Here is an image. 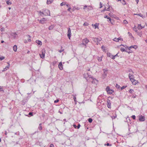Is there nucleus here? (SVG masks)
<instances>
[{
    "mask_svg": "<svg viewBox=\"0 0 147 147\" xmlns=\"http://www.w3.org/2000/svg\"><path fill=\"white\" fill-rule=\"evenodd\" d=\"M131 77H134V75L131 74L130 73H129V77L130 80L132 82V84L133 85H135L136 84V82H134V81H136V80L134 79V78H131Z\"/></svg>",
    "mask_w": 147,
    "mask_h": 147,
    "instance_id": "1",
    "label": "nucleus"
},
{
    "mask_svg": "<svg viewBox=\"0 0 147 147\" xmlns=\"http://www.w3.org/2000/svg\"><path fill=\"white\" fill-rule=\"evenodd\" d=\"M106 91L108 94H111L114 92L113 90L111 89L109 86H107L106 89Z\"/></svg>",
    "mask_w": 147,
    "mask_h": 147,
    "instance_id": "2",
    "label": "nucleus"
},
{
    "mask_svg": "<svg viewBox=\"0 0 147 147\" xmlns=\"http://www.w3.org/2000/svg\"><path fill=\"white\" fill-rule=\"evenodd\" d=\"M42 14L45 16H50V11L47 9H45L43 11Z\"/></svg>",
    "mask_w": 147,
    "mask_h": 147,
    "instance_id": "3",
    "label": "nucleus"
},
{
    "mask_svg": "<svg viewBox=\"0 0 147 147\" xmlns=\"http://www.w3.org/2000/svg\"><path fill=\"white\" fill-rule=\"evenodd\" d=\"M45 49H43L42 50V54H40V56L41 58L43 59L45 58Z\"/></svg>",
    "mask_w": 147,
    "mask_h": 147,
    "instance_id": "4",
    "label": "nucleus"
},
{
    "mask_svg": "<svg viewBox=\"0 0 147 147\" xmlns=\"http://www.w3.org/2000/svg\"><path fill=\"white\" fill-rule=\"evenodd\" d=\"M139 120L140 121H145V117L142 115L139 116Z\"/></svg>",
    "mask_w": 147,
    "mask_h": 147,
    "instance_id": "5",
    "label": "nucleus"
},
{
    "mask_svg": "<svg viewBox=\"0 0 147 147\" xmlns=\"http://www.w3.org/2000/svg\"><path fill=\"white\" fill-rule=\"evenodd\" d=\"M71 30L70 28H69L68 29L67 36L69 39H70V37H71Z\"/></svg>",
    "mask_w": 147,
    "mask_h": 147,
    "instance_id": "6",
    "label": "nucleus"
},
{
    "mask_svg": "<svg viewBox=\"0 0 147 147\" xmlns=\"http://www.w3.org/2000/svg\"><path fill=\"white\" fill-rule=\"evenodd\" d=\"M107 107L108 108H111V104L110 100H109V99H107Z\"/></svg>",
    "mask_w": 147,
    "mask_h": 147,
    "instance_id": "7",
    "label": "nucleus"
},
{
    "mask_svg": "<svg viewBox=\"0 0 147 147\" xmlns=\"http://www.w3.org/2000/svg\"><path fill=\"white\" fill-rule=\"evenodd\" d=\"M58 67L60 70H62L63 69V65L62 62H61L59 63L58 65Z\"/></svg>",
    "mask_w": 147,
    "mask_h": 147,
    "instance_id": "8",
    "label": "nucleus"
},
{
    "mask_svg": "<svg viewBox=\"0 0 147 147\" xmlns=\"http://www.w3.org/2000/svg\"><path fill=\"white\" fill-rule=\"evenodd\" d=\"M138 48V46L136 45H134V46L132 45L130 46L128 48L129 50H130V49L133 48L135 49H136Z\"/></svg>",
    "mask_w": 147,
    "mask_h": 147,
    "instance_id": "9",
    "label": "nucleus"
},
{
    "mask_svg": "<svg viewBox=\"0 0 147 147\" xmlns=\"http://www.w3.org/2000/svg\"><path fill=\"white\" fill-rule=\"evenodd\" d=\"M28 100L26 99H24L21 101V104L23 105H24L25 103L27 102Z\"/></svg>",
    "mask_w": 147,
    "mask_h": 147,
    "instance_id": "10",
    "label": "nucleus"
},
{
    "mask_svg": "<svg viewBox=\"0 0 147 147\" xmlns=\"http://www.w3.org/2000/svg\"><path fill=\"white\" fill-rule=\"evenodd\" d=\"M7 63L8 64V65L7 66H6V67L3 69V70H2L3 72H4V71L7 70V69L9 68V67L10 66V64L8 62Z\"/></svg>",
    "mask_w": 147,
    "mask_h": 147,
    "instance_id": "11",
    "label": "nucleus"
},
{
    "mask_svg": "<svg viewBox=\"0 0 147 147\" xmlns=\"http://www.w3.org/2000/svg\"><path fill=\"white\" fill-rule=\"evenodd\" d=\"M91 78L92 79V83L93 84H95L96 83L95 82V81H96L97 82H98V81L96 80L95 78H93V77H91Z\"/></svg>",
    "mask_w": 147,
    "mask_h": 147,
    "instance_id": "12",
    "label": "nucleus"
},
{
    "mask_svg": "<svg viewBox=\"0 0 147 147\" xmlns=\"http://www.w3.org/2000/svg\"><path fill=\"white\" fill-rule=\"evenodd\" d=\"M46 20H45V18H42L41 20L40 21V23L42 24H43L45 23V21Z\"/></svg>",
    "mask_w": 147,
    "mask_h": 147,
    "instance_id": "13",
    "label": "nucleus"
},
{
    "mask_svg": "<svg viewBox=\"0 0 147 147\" xmlns=\"http://www.w3.org/2000/svg\"><path fill=\"white\" fill-rule=\"evenodd\" d=\"M36 42L38 45H42V43L41 41L38 40H37Z\"/></svg>",
    "mask_w": 147,
    "mask_h": 147,
    "instance_id": "14",
    "label": "nucleus"
},
{
    "mask_svg": "<svg viewBox=\"0 0 147 147\" xmlns=\"http://www.w3.org/2000/svg\"><path fill=\"white\" fill-rule=\"evenodd\" d=\"M93 40L96 42H98V40L97 38H92Z\"/></svg>",
    "mask_w": 147,
    "mask_h": 147,
    "instance_id": "15",
    "label": "nucleus"
},
{
    "mask_svg": "<svg viewBox=\"0 0 147 147\" xmlns=\"http://www.w3.org/2000/svg\"><path fill=\"white\" fill-rule=\"evenodd\" d=\"M138 27L139 29L140 30L143 28H144V26H141V24H138Z\"/></svg>",
    "mask_w": 147,
    "mask_h": 147,
    "instance_id": "16",
    "label": "nucleus"
},
{
    "mask_svg": "<svg viewBox=\"0 0 147 147\" xmlns=\"http://www.w3.org/2000/svg\"><path fill=\"white\" fill-rule=\"evenodd\" d=\"M107 19H109V21L110 22L111 24H114L112 22V21H113V19L112 20L111 18L110 17H108Z\"/></svg>",
    "mask_w": 147,
    "mask_h": 147,
    "instance_id": "17",
    "label": "nucleus"
},
{
    "mask_svg": "<svg viewBox=\"0 0 147 147\" xmlns=\"http://www.w3.org/2000/svg\"><path fill=\"white\" fill-rule=\"evenodd\" d=\"M6 3L7 5H10L11 4V2L9 0H5Z\"/></svg>",
    "mask_w": 147,
    "mask_h": 147,
    "instance_id": "18",
    "label": "nucleus"
},
{
    "mask_svg": "<svg viewBox=\"0 0 147 147\" xmlns=\"http://www.w3.org/2000/svg\"><path fill=\"white\" fill-rule=\"evenodd\" d=\"M84 42L86 44H87L88 42H89V40L87 39V38H85L83 40V42Z\"/></svg>",
    "mask_w": 147,
    "mask_h": 147,
    "instance_id": "19",
    "label": "nucleus"
},
{
    "mask_svg": "<svg viewBox=\"0 0 147 147\" xmlns=\"http://www.w3.org/2000/svg\"><path fill=\"white\" fill-rule=\"evenodd\" d=\"M13 51L16 52L17 51V46L16 45H15L13 47Z\"/></svg>",
    "mask_w": 147,
    "mask_h": 147,
    "instance_id": "20",
    "label": "nucleus"
},
{
    "mask_svg": "<svg viewBox=\"0 0 147 147\" xmlns=\"http://www.w3.org/2000/svg\"><path fill=\"white\" fill-rule=\"evenodd\" d=\"M107 72H106V71H104V73L102 75L103 77L104 78H105V77L107 76Z\"/></svg>",
    "mask_w": 147,
    "mask_h": 147,
    "instance_id": "21",
    "label": "nucleus"
},
{
    "mask_svg": "<svg viewBox=\"0 0 147 147\" xmlns=\"http://www.w3.org/2000/svg\"><path fill=\"white\" fill-rule=\"evenodd\" d=\"M107 55L108 57H110V58H111L113 55L111 54L108 52L107 53Z\"/></svg>",
    "mask_w": 147,
    "mask_h": 147,
    "instance_id": "22",
    "label": "nucleus"
},
{
    "mask_svg": "<svg viewBox=\"0 0 147 147\" xmlns=\"http://www.w3.org/2000/svg\"><path fill=\"white\" fill-rule=\"evenodd\" d=\"M54 28V26L53 25H51L50 26H49V30H52Z\"/></svg>",
    "mask_w": 147,
    "mask_h": 147,
    "instance_id": "23",
    "label": "nucleus"
},
{
    "mask_svg": "<svg viewBox=\"0 0 147 147\" xmlns=\"http://www.w3.org/2000/svg\"><path fill=\"white\" fill-rule=\"evenodd\" d=\"M53 0H47V4H51L53 2Z\"/></svg>",
    "mask_w": 147,
    "mask_h": 147,
    "instance_id": "24",
    "label": "nucleus"
},
{
    "mask_svg": "<svg viewBox=\"0 0 147 147\" xmlns=\"http://www.w3.org/2000/svg\"><path fill=\"white\" fill-rule=\"evenodd\" d=\"M64 51V49L63 48L62 46H61V49L60 50H59L58 51L60 53H61Z\"/></svg>",
    "mask_w": 147,
    "mask_h": 147,
    "instance_id": "25",
    "label": "nucleus"
},
{
    "mask_svg": "<svg viewBox=\"0 0 147 147\" xmlns=\"http://www.w3.org/2000/svg\"><path fill=\"white\" fill-rule=\"evenodd\" d=\"M116 87L117 88V89L120 90L121 89V87L119 85H118L117 84H116Z\"/></svg>",
    "mask_w": 147,
    "mask_h": 147,
    "instance_id": "26",
    "label": "nucleus"
},
{
    "mask_svg": "<svg viewBox=\"0 0 147 147\" xmlns=\"http://www.w3.org/2000/svg\"><path fill=\"white\" fill-rule=\"evenodd\" d=\"M120 2L122 3V4L123 5L126 4V3L125 2V0H121V1Z\"/></svg>",
    "mask_w": 147,
    "mask_h": 147,
    "instance_id": "27",
    "label": "nucleus"
},
{
    "mask_svg": "<svg viewBox=\"0 0 147 147\" xmlns=\"http://www.w3.org/2000/svg\"><path fill=\"white\" fill-rule=\"evenodd\" d=\"M88 121L90 123H91L92 121L93 120L92 118H90L88 119Z\"/></svg>",
    "mask_w": 147,
    "mask_h": 147,
    "instance_id": "28",
    "label": "nucleus"
},
{
    "mask_svg": "<svg viewBox=\"0 0 147 147\" xmlns=\"http://www.w3.org/2000/svg\"><path fill=\"white\" fill-rule=\"evenodd\" d=\"M137 15L141 17H142V18H144L145 17V16H143L141 13L138 14Z\"/></svg>",
    "mask_w": 147,
    "mask_h": 147,
    "instance_id": "29",
    "label": "nucleus"
},
{
    "mask_svg": "<svg viewBox=\"0 0 147 147\" xmlns=\"http://www.w3.org/2000/svg\"><path fill=\"white\" fill-rule=\"evenodd\" d=\"M105 146H112V144H110L108 143L107 142V144H104Z\"/></svg>",
    "mask_w": 147,
    "mask_h": 147,
    "instance_id": "30",
    "label": "nucleus"
},
{
    "mask_svg": "<svg viewBox=\"0 0 147 147\" xmlns=\"http://www.w3.org/2000/svg\"><path fill=\"white\" fill-rule=\"evenodd\" d=\"M117 117V115H115V116H111V117L112 118V119H115Z\"/></svg>",
    "mask_w": 147,
    "mask_h": 147,
    "instance_id": "31",
    "label": "nucleus"
},
{
    "mask_svg": "<svg viewBox=\"0 0 147 147\" xmlns=\"http://www.w3.org/2000/svg\"><path fill=\"white\" fill-rule=\"evenodd\" d=\"M120 50L121 51L123 52L125 51V49L121 47L120 49Z\"/></svg>",
    "mask_w": 147,
    "mask_h": 147,
    "instance_id": "32",
    "label": "nucleus"
},
{
    "mask_svg": "<svg viewBox=\"0 0 147 147\" xmlns=\"http://www.w3.org/2000/svg\"><path fill=\"white\" fill-rule=\"evenodd\" d=\"M98 61L99 62H100V61H102V57H99L98 59Z\"/></svg>",
    "mask_w": 147,
    "mask_h": 147,
    "instance_id": "33",
    "label": "nucleus"
},
{
    "mask_svg": "<svg viewBox=\"0 0 147 147\" xmlns=\"http://www.w3.org/2000/svg\"><path fill=\"white\" fill-rule=\"evenodd\" d=\"M98 24H97V23H96L94 25V26H95V28L96 29L97 28H98Z\"/></svg>",
    "mask_w": 147,
    "mask_h": 147,
    "instance_id": "34",
    "label": "nucleus"
},
{
    "mask_svg": "<svg viewBox=\"0 0 147 147\" xmlns=\"http://www.w3.org/2000/svg\"><path fill=\"white\" fill-rule=\"evenodd\" d=\"M137 34L138 35H139L140 37L142 36V32H138Z\"/></svg>",
    "mask_w": 147,
    "mask_h": 147,
    "instance_id": "35",
    "label": "nucleus"
},
{
    "mask_svg": "<svg viewBox=\"0 0 147 147\" xmlns=\"http://www.w3.org/2000/svg\"><path fill=\"white\" fill-rule=\"evenodd\" d=\"M134 91L133 89H130L129 90V92L130 94H132Z\"/></svg>",
    "mask_w": 147,
    "mask_h": 147,
    "instance_id": "36",
    "label": "nucleus"
},
{
    "mask_svg": "<svg viewBox=\"0 0 147 147\" xmlns=\"http://www.w3.org/2000/svg\"><path fill=\"white\" fill-rule=\"evenodd\" d=\"M127 87V86H123L121 88V90H122L123 89Z\"/></svg>",
    "mask_w": 147,
    "mask_h": 147,
    "instance_id": "37",
    "label": "nucleus"
},
{
    "mask_svg": "<svg viewBox=\"0 0 147 147\" xmlns=\"http://www.w3.org/2000/svg\"><path fill=\"white\" fill-rule=\"evenodd\" d=\"M88 24H88V23H87V22H85V23L84 24H83V25H84V26H88Z\"/></svg>",
    "mask_w": 147,
    "mask_h": 147,
    "instance_id": "38",
    "label": "nucleus"
},
{
    "mask_svg": "<svg viewBox=\"0 0 147 147\" xmlns=\"http://www.w3.org/2000/svg\"><path fill=\"white\" fill-rule=\"evenodd\" d=\"M5 59V57L3 56H2L1 57H0V60L1 61H2L4 59Z\"/></svg>",
    "mask_w": 147,
    "mask_h": 147,
    "instance_id": "39",
    "label": "nucleus"
},
{
    "mask_svg": "<svg viewBox=\"0 0 147 147\" xmlns=\"http://www.w3.org/2000/svg\"><path fill=\"white\" fill-rule=\"evenodd\" d=\"M28 115H30L31 116H32L33 115V112H29Z\"/></svg>",
    "mask_w": 147,
    "mask_h": 147,
    "instance_id": "40",
    "label": "nucleus"
},
{
    "mask_svg": "<svg viewBox=\"0 0 147 147\" xmlns=\"http://www.w3.org/2000/svg\"><path fill=\"white\" fill-rule=\"evenodd\" d=\"M74 99L75 102V104H76V97L75 96H74Z\"/></svg>",
    "mask_w": 147,
    "mask_h": 147,
    "instance_id": "41",
    "label": "nucleus"
},
{
    "mask_svg": "<svg viewBox=\"0 0 147 147\" xmlns=\"http://www.w3.org/2000/svg\"><path fill=\"white\" fill-rule=\"evenodd\" d=\"M0 30L1 32L4 31L5 30L4 28L3 27H2L1 28Z\"/></svg>",
    "mask_w": 147,
    "mask_h": 147,
    "instance_id": "42",
    "label": "nucleus"
},
{
    "mask_svg": "<svg viewBox=\"0 0 147 147\" xmlns=\"http://www.w3.org/2000/svg\"><path fill=\"white\" fill-rule=\"evenodd\" d=\"M131 117L133 118V119L134 120H135L136 119V116L135 115H133Z\"/></svg>",
    "mask_w": 147,
    "mask_h": 147,
    "instance_id": "43",
    "label": "nucleus"
},
{
    "mask_svg": "<svg viewBox=\"0 0 147 147\" xmlns=\"http://www.w3.org/2000/svg\"><path fill=\"white\" fill-rule=\"evenodd\" d=\"M123 23L124 24H127L128 23V22L126 20H125L123 21Z\"/></svg>",
    "mask_w": 147,
    "mask_h": 147,
    "instance_id": "44",
    "label": "nucleus"
},
{
    "mask_svg": "<svg viewBox=\"0 0 147 147\" xmlns=\"http://www.w3.org/2000/svg\"><path fill=\"white\" fill-rule=\"evenodd\" d=\"M59 101V100L58 99H57L56 100H55L54 101V102L55 103H56L58 102Z\"/></svg>",
    "mask_w": 147,
    "mask_h": 147,
    "instance_id": "45",
    "label": "nucleus"
},
{
    "mask_svg": "<svg viewBox=\"0 0 147 147\" xmlns=\"http://www.w3.org/2000/svg\"><path fill=\"white\" fill-rule=\"evenodd\" d=\"M38 129L39 130H41L42 129V127L41 126H39L38 127Z\"/></svg>",
    "mask_w": 147,
    "mask_h": 147,
    "instance_id": "46",
    "label": "nucleus"
},
{
    "mask_svg": "<svg viewBox=\"0 0 147 147\" xmlns=\"http://www.w3.org/2000/svg\"><path fill=\"white\" fill-rule=\"evenodd\" d=\"M117 40H121V41H123V39H122V38H120V37H119V38H117Z\"/></svg>",
    "mask_w": 147,
    "mask_h": 147,
    "instance_id": "47",
    "label": "nucleus"
},
{
    "mask_svg": "<svg viewBox=\"0 0 147 147\" xmlns=\"http://www.w3.org/2000/svg\"><path fill=\"white\" fill-rule=\"evenodd\" d=\"M81 125L79 123H78V126H77V129H78L80 127Z\"/></svg>",
    "mask_w": 147,
    "mask_h": 147,
    "instance_id": "48",
    "label": "nucleus"
},
{
    "mask_svg": "<svg viewBox=\"0 0 147 147\" xmlns=\"http://www.w3.org/2000/svg\"><path fill=\"white\" fill-rule=\"evenodd\" d=\"M107 11V9H106V7H105V8L103 9L101 11V12H103L104 11Z\"/></svg>",
    "mask_w": 147,
    "mask_h": 147,
    "instance_id": "49",
    "label": "nucleus"
},
{
    "mask_svg": "<svg viewBox=\"0 0 147 147\" xmlns=\"http://www.w3.org/2000/svg\"><path fill=\"white\" fill-rule=\"evenodd\" d=\"M73 126L75 128V129L77 128V126H76V124H74V125H73Z\"/></svg>",
    "mask_w": 147,
    "mask_h": 147,
    "instance_id": "50",
    "label": "nucleus"
},
{
    "mask_svg": "<svg viewBox=\"0 0 147 147\" xmlns=\"http://www.w3.org/2000/svg\"><path fill=\"white\" fill-rule=\"evenodd\" d=\"M100 6L99 8H101L102 7V4L101 2H100Z\"/></svg>",
    "mask_w": 147,
    "mask_h": 147,
    "instance_id": "51",
    "label": "nucleus"
},
{
    "mask_svg": "<svg viewBox=\"0 0 147 147\" xmlns=\"http://www.w3.org/2000/svg\"><path fill=\"white\" fill-rule=\"evenodd\" d=\"M57 63V62L56 61H54L52 63H53V65H54Z\"/></svg>",
    "mask_w": 147,
    "mask_h": 147,
    "instance_id": "52",
    "label": "nucleus"
},
{
    "mask_svg": "<svg viewBox=\"0 0 147 147\" xmlns=\"http://www.w3.org/2000/svg\"><path fill=\"white\" fill-rule=\"evenodd\" d=\"M65 3H64V4L63 3V2L62 3H61V4H60V6H63V5H65Z\"/></svg>",
    "mask_w": 147,
    "mask_h": 147,
    "instance_id": "53",
    "label": "nucleus"
},
{
    "mask_svg": "<svg viewBox=\"0 0 147 147\" xmlns=\"http://www.w3.org/2000/svg\"><path fill=\"white\" fill-rule=\"evenodd\" d=\"M101 48L102 49H103V50L104 51V50H105V47L103 46V45H102V47H101Z\"/></svg>",
    "mask_w": 147,
    "mask_h": 147,
    "instance_id": "54",
    "label": "nucleus"
},
{
    "mask_svg": "<svg viewBox=\"0 0 147 147\" xmlns=\"http://www.w3.org/2000/svg\"><path fill=\"white\" fill-rule=\"evenodd\" d=\"M115 56L114 55H113L112 56V57H111V58L113 59H115Z\"/></svg>",
    "mask_w": 147,
    "mask_h": 147,
    "instance_id": "55",
    "label": "nucleus"
},
{
    "mask_svg": "<svg viewBox=\"0 0 147 147\" xmlns=\"http://www.w3.org/2000/svg\"><path fill=\"white\" fill-rule=\"evenodd\" d=\"M49 147H54V145L53 144H51L49 146Z\"/></svg>",
    "mask_w": 147,
    "mask_h": 147,
    "instance_id": "56",
    "label": "nucleus"
},
{
    "mask_svg": "<svg viewBox=\"0 0 147 147\" xmlns=\"http://www.w3.org/2000/svg\"><path fill=\"white\" fill-rule=\"evenodd\" d=\"M117 38H114L113 39V40L114 41H115L116 42H118V40L117 41V40H116V39L117 40Z\"/></svg>",
    "mask_w": 147,
    "mask_h": 147,
    "instance_id": "57",
    "label": "nucleus"
},
{
    "mask_svg": "<svg viewBox=\"0 0 147 147\" xmlns=\"http://www.w3.org/2000/svg\"><path fill=\"white\" fill-rule=\"evenodd\" d=\"M110 6L109 5V7L108 8H107V11H109L110 10Z\"/></svg>",
    "mask_w": 147,
    "mask_h": 147,
    "instance_id": "58",
    "label": "nucleus"
},
{
    "mask_svg": "<svg viewBox=\"0 0 147 147\" xmlns=\"http://www.w3.org/2000/svg\"><path fill=\"white\" fill-rule=\"evenodd\" d=\"M108 15L111 17H112V14L111 13H109V14H108Z\"/></svg>",
    "mask_w": 147,
    "mask_h": 147,
    "instance_id": "59",
    "label": "nucleus"
},
{
    "mask_svg": "<svg viewBox=\"0 0 147 147\" xmlns=\"http://www.w3.org/2000/svg\"><path fill=\"white\" fill-rule=\"evenodd\" d=\"M104 17L105 18H107H107L108 17H108V16L107 15H105V16Z\"/></svg>",
    "mask_w": 147,
    "mask_h": 147,
    "instance_id": "60",
    "label": "nucleus"
},
{
    "mask_svg": "<svg viewBox=\"0 0 147 147\" xmlns=\"http://www.w3.org/2000/svg\"><path fill=\"white\" fill-rule=\"evenodd\" d=\"M123 47L125 48H126V47L128 48L127 46L126 45H124L123 46Z\"/></svg>",
    "mask_w": 147,
    "mask_h": 147,
    "instance_id": "61",
    "label": "nucleus"
},
{
    "mask_svg": "<svg viewBox=\"0 0 147 147\" xmlns=\"http://www.w3.org/2000/svg\"><path fill=\"white\" fill-rule=\"evenodd\" d=\"M42 12H41V11H39V13H40V15H42L41 14H42Z\"/></svg>",
    "mask_w": 147,
    "mask_h": 147,
    "instance_id": "62",
    "label": "nucleus"
},
{
    "mask_svg": "<svg viewBox=\"0 0 147 147\" xmlns=\"http://www.w3.org/2000/svg\"><path fill=\"white\" fill-rule=\"evenodd\" d=\"M98 41H100L101 40V38H98Z\"/></svg>",
    "mask_w": 147,
    "mask_h": 147,
    "instance_id": "63",
    "label": "nucleus"
},
{
    "mask_svg": "<svg viewBox=\"0 0 147 147\" xmlns=\"http://www.w3.org/2000/svg\"><path fill=\"white\" fill-rule=\"evenodd\" d=\"M87 7V6L86 5L85 6H84V9H85Z\"/></svg>",
    "mask_w": 147,
    "mask_h": 147,
    "instance_id": "64",
    "label": "nucleus"
}]
</instances>
